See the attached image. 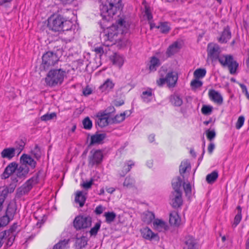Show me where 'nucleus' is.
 <instances>
[{
	"label": "nucleus",
	"instance_id": "1",
	"mask_svg": "<svg viewBox=\"0 0 249 249\" xmlns=\"http://www.w3.org/2000/svg\"><path fill=\"white\" fill-rule=\"evenodd\" d=\"M208 55L212 61L218 60L223 68H228L231 74L236 73L238 63L231 54H222L220 48L216 44L209 43L207 47Z\"/></svg>",
	"mask_w": 249,
	"mask_h": 249
},
{
	"label": "nucleus",
	"instance_id": "2",
	"mask_svg": "<svg viewBox=\"0 0 249 249\" xmlns=\"http://www.w3.org/2000/svg\"><path fill=\"white\" fill-rule=\"evenodd\" d=\"M128 27L129 25L124 19L120 18L115 23L107 28L105 32V40L111 42L116 41L118 35L126 32Z\"/></svg>",
	"mask_w": 249,
	"mask_h": 249
},
{
	"label": "nucleus",
	"instance_id": "3",
	"mask_svg": "<svg viewBox=\"0 0 249 249\" xmlns=\"http://www.w3.org/2000/svg\"><path fill=\"white\" fill-rule=\"evenodd\" d=\"M123 8L122 0H107L105 4L100 5V15L103 20L109 21L118 11Z\"/></svg>",
	"mask_w": 249,
	"mask_h": 249
},
{
	"label": "nucleus",
	"instance_id": "4",
	"mask_svg": "<svg viewBox=\"0 0 249 249\" xmlns=\"http://www.w3.org/2000/svg\"><path fill=\"white\" fill-rule=\"evenodd\" d=\"M66 71L61 69H51L45 78L46 85L50 87L60 85L64 81Z\"/></svg>",
	"mask_w": 249,
	"mask_h": 249
},
{
	"label": "nucleus",
	"instance_id": "5",
	"mask_svg": "<svg viewBox=\"0 0 249 249\" xmlns=\"http://www.w3.org/2000/svg\"><path fill=\"white\" fill-rule=\"evenodd\" d=\"M65 18L58 14H53L48 19L47 27L54 32H60L62 30Z\"/></svg>",
	"mask_w": 249,
	"mask_h": 249
},
{
	"label": "nucleus",
	"instance_id": "6",
	"mask_svg": "<svg viewBox=\"0 0 249 249\" xmlns=\"http://www.w3.org/2000/svg\"><path fill=\"white\" fill-rule=\"evenodd\" d=\"M92 218L89 215H79L73 221V226L76 231L86 229L91 226Z\"/></svg>",
	"mask_w": 249,
	"mask_h": 249
},
{
	"label": "nucleus",
	"instance_id": "7",
	"mask_svg": "<svg viewBox=\"0 0 249 249\" xmlns=\"http://www.w3.org/2000/svg\"><path fill=\"white\" fill-rule=\"evenodd\" d=\"M59 58L54 54L53 52H47L42 57L40 68L46 71L53 66L59 60Z\"/></svg>",
	"mask_w": 249,
	"mask_h": 249
},
{
	"label": "nucleus",
	"instance_id": "8",
	"mask_svg": "<svg viewBox=\"0 0 249 249\" xmlns=\"http://www.w3.org/2000/svg\"><path fill=\"white\" fill-rule=\"evenodd\" d=\"M103 150L92 149L90 152V155L88 158L89 165L93 167L94 165L100 164L103 159Z\"/></svg>",
	"mask_w": 249,
	"mask_h": 249
},
{
	"label": "nucleus",
	"instance_id": "9",
	"mask_svg": "<svg viewBox=\"0 0 249 249\" xmlns=\"http://www.w3.org/2000/svg\"><path fill=\"white\" fill-rule=\"evenodd\" d=\"M97 119L96 120L95 125L96 128H103L107 126L109 123H111V119L107 116L105 112H98L96 115Z\"/></svg>",
	"mask_w": 249,
	"mask_h": 249
},
{
	"label": "nucleus",
	"instance_id": "10",
	"mask_svg": "<svg viewBox=\"0 0 249 249\" xmlns=\"http://www.w3.org/2000/svg\"><path fill=\"white\" fill-rule=\"evenodd\" d=\"M171 205L174 208L180 207L183 203L181 191L172 192L170 196Z\"/></svg>",
	"mask_w": 249,
	"mask_h": 249
},
{
	"label": "nucleus",
	"instance_id": "11",
	"mask_svg": "<svg viewBox=\"0 0 249 249\" xmlns=\"http://www.w3.org/2000/svg\"><path fill=\"white\" fill-rule=\"evenodd\" d=\"M140 231L142 236L146 240L157 241L160 240V237L158 233H155L147 227L141 229Z\"/></svg>",
	"mask_w": 249,
	"mask_h": 249
},
{
	"label": "nucleus",
	"instance_id": "12",
	"mask_svg": "<svg viewBox=\"0 0 249 249\" xmlns=\"http://www.w3.org/2000/svg\"><path fill=\"white\" fill-rule=\"evenodd\" d=\"M49 45L50 47L53 49L51 52H53L54 54L56 55L59 58L63 55L64 51L63 49V45L61 42L58 40L50 42Z\"/></svg>",
	"mask_w": 249,
	"mask_h": 249
},
{
	"label": "nucleus",
	"instance_id": "13",
	"mask_svg": "<svg viewBox=\"0 0 249 249\" xmlns=\"http://www.w3.org/2000/svg\"><path fill=\"white\" fill-rule=\"evenodd\" d=\"M107 135L106 133L99 134L98 131L96 132L94 135H92L90 137V141L88 146V148L96 144L102 143L103 140L106 138Z\"/></svg>",
	"mask_w": 249,
	"mask_h": 249
},
{
	"label": "nucleus",
	"instance_id": "14",
	"mask_svg": "<svg viewBox=\"0 0 249 249\" xmlns=\"http://www.w3.org/2000/svg\"><path fill=\"white\" fill-rule=\"evenodd\" d=\"M20 163L25 166H30L32 169L36 167V162L29 155L23 154L20 158Z\"/></svg>",
	"mask_w": 249,
	"mask_h": 249
},
{
	"label": "nucleus",
	"instance_id": "15",
	"mask_svg": "<svg viewBox=\"0 0 249 249\" xmlns=\"http://www.w3.org/2000/svg\"><path fill=\"white\" fill-rule=\"evenodd\" d=\"M18 168V163L16 162L10 163L4 169V171L1 175L2 179H6L8 178L13 173L17 171Z\"/></svg>",
	"mask_w": 249,
	"mask_h": 249
},
{
	"label": "nucleus",
	"instance_id": "16",
	"mask_svg": "<svg viewBox=\"0 0 249 249\" xmlns=\"http://www.w3.org/2000/svg\"><path fill=\"white\" fill-rule=\"evenodd\" d=\"M208 95L210 99L217 104L221 105L223 103V97L218 91L213 89H210L209 90Z\"/></svg>",
	"mask_w": 249,
	"mask_h": 249
},
{
	"label": "nucleus",
	"instance_id": "17",
	"mask_svg": "<svg viewBox=\"0 0 249 249\" xmlns=\"http://www.w3.org/2000/svg\"><path fill=\"white\" fill-rule=\"evenodd\" d=\"M167 84L169 88L175 87L178 79V73L175 71H170L167 73Z\"/></svg>",
	"mask_w": 249,
	"mask_h": 249
},
{
	"label": "nucleus",
	"instance_id": "18",
	"mask_svg": "<svg viewBox=\"0 0 249 249\" xmlns=\"http://www.w3.org/2000/svg\"><path fill=\"white\" fill-rule=\"evenodd\" d=\"M29 172V168L28 166H25L22 164L18 166V168L16 171V175L18 178L21 179H24L27 177V174Z\"/></svg>",
	"mask_w": 249,
	"mask_h": 249
},
{
	"label": "nucleus",
	"instance_id": "19",
	"mask_svg": "<svg viewBox=\"0 0 249 249\" xmlns=\"http://www.w3.org/2000/svg\"><path fill=\"white\" fill-rule=\"evenodd\" d=\"M186 249H198V244L194 238L191 236H186L184 242Z\"/></svg>",
	"mask_w": 249,
	"mask_h": 249
},
{
	"label": "nucleus",
	"instance_id": "20",
	"mask_svg": "<svg viewBox=\"0 0 249 249\" xmlns=\"http://www.w3.org/2000/svg\"><path fill=\"white\" fill-rule=\"evenodd\" d=\"M180 49V46L177 41L174 42L172 44L170 45L167 49L166 52V55L168 57H170L175 53H178Z\"/></svg>",
	"mask_w": 249,
	"mask_h": 249
},
{
	"label": "nucleus",
	"instance_id": "21",
	"mask_svg": "<svg viewBox=\"0 0 249 249\" xmlns=\"http://www.w3.org/2000/svg\"><path fill=\"white\" fill-rule=\"evenodd\" d=\"M63 23L61 32L70 31H72L73 33H74L75 32V30H77V26L76 24H73L71 21L66 20L65 18Z\"/></svg>",
	"mask_w": 249,
	"mask_h": 249
},
{
	"label": "nucleus",
	"instance_id": "22",
	"mask_svg": "<svg viewBox=\"0 0 249 249\" xmlns=\"http://www.w3.org/2000/svg\"><path fill=\"white\" fill-rule=\"evenodd\" d=\"M110 59L113 65H115L119 68H121L124 64L123 56L117 53H114L113 55L110 56Z\"/></svg>",
	"mask_w": 249,
	"mask_h": 249
},
{
	"label": "nucleus",
	"instance_id": "23",
	"mask_svg": "<svg viewBox=\"0 0 249 249\" xmlns=\"http://www.w3.org/2000/svg\"><path fill=\"white\" fill-rule=\"evenodd\" d=\"M17 210V205L16 203L10 202L7 207L5 212V215H7L9 218L13 219Z\"/></svg>",
	"mask_w": 249,
	"mask_h": 249
},
{
	"label": "nucleus",
	"instance_id": "24",
	"mask_svg": "<svg viewBox=\"0 0 249 249\" xmlns=\"http://www.w3.org/2000/svg\"><path fill=\"white\" fill-rule=\"evenodd\" d=\"M16 148H6L1 152V156L2 158H6L11 160L15 156Z\"/></svg>",
	"mask_w": 249,
	"mask_h": 249
},
{
	"label": "nucleus",
	"instance_id": "25",
	"mask_svg": "<svg viewBox=\"0 0 249 249\" xmlns=\"http://www.w3.org/2000/svg\"><path fill=\"white\" fill-rule=\"evenodd\" d=\"M87 238L82 235L81 237H76L75 242V246L77 249H82L85 248L87 245Z\"/></svg>",
	"mask_w": 249,
	"mask_h": 249
},
{
	"label": "nucleus",
	"instance_id": "26",
	"mask_svg": "<svg viewBox=\"0 0 249 249\" xmlns=\"http://www.w3.org/2000/svg\"><path fill=\"white\" fill-rule=\"evenodd\" d=\"M231 32L229 26H226L222 33L221 37L219 39V41L222 43H226L231 37Z\"/></svg>",
	"mask_w": 249,
	"mask_h": 249
},
{
	"label": "nucleus",
	"instance_id": "27",
	"mask_svg": "<svg viewBox=\"0 0 249 249\" xmlns=\"http://www.w3.org/2000/svg\"><path fill=\"white\" fill-rule=\"evenodd\" d=\"M18 177L17 175H12L11 177V183L9 184V187H5L3 190H7L8 191V194L13 193L18 181Z\"/></svg>",
	"mask_w": 249,
	"mask_h": 249
},
{
	"label": "nucleus",
	"instance_id": "28",
	"mask_svg": "<svg viewBox=\"0 0 249 249\" xmlns=\"http://www.w3.org/2000/svg\"><path fill=\"white\" fill-rule=\"evenodd\" d=\"M160 65V60L155 56H152L150 61L149 69L150 71H155Z\"/></svg>",
	"mask_w": 249,
	"mask_h": 249
},
{
	"label": "nucleus",
	"instance_id": "29",
	"mask_svg": "<svg viewBox=\"0 0 249 249\" xmlns=\"http://www.w3.org/2000/svg\"><path fill=\"white\" fill-rule=\"evenodd\" d=\"M114 87V84L110 79H107L103 84L99 87V89L102 92L112 89Z\"/></svg>",
	"mask_w": 249,
	"mask_h": 249
},
{
	"label": "nucleus",
	"instance_id": "30",
	"mask_svg": "<svg viewBox=\"0 0 249 249\" xmlns=\"http://www.w3.org/2000/svg\"><path fill=\"white\" fill-rule=\"evenodd\" d=\"M182 179L180 177H177L174 178L172 180V186L174 190L172 192H176L177 191H181L180 187L182 184Z\"/></svg>",
	"mask_w": 249,
	"mask_h": 249
},
{
	"label": "nucleus",
	"instance_id": "31",
	"mask_svg": "<svg viewBox=\"0 0 249 249\" xmlns=\"http://www.w3.org/2000/svg\"><path fill=\"white\" fill-rule=\"evenodd\" d=\"M180 221V218L176 212H174L170 213L169 216V223L171 225H178Z\"/></svg>",
	"mask_w": 249,
	"mask_h": 249
},
{
	"label": "nucleus",
	"instance_id": "32",
	"mask_svg": "<svg viewBox=\"0 0 249 249\" xmlns=\"http://www.w3.org/2000/svg\"><path fill=\"white\" fill-rule=\"evenodd\" d=\"M86 198L83 195L82 191H79L77 193L75 197V201L76 203L79 204L80 207H82L85 204Z\"/></svg>",
	"mask_w": 249,
	"mask_h": 249
},
{
	"label": "nucleus",
	"instance_id": "33",
	"mask_svg": "<svg viewBox=\"0 0 249 249\" xmlns=\"http://www.w3.org/2000/svg\"><path fill=\"white\" fill-rule=\"evenodd\" d=\"M191 164L187 160L183 161L181 162L179 166V173L181 176L183 177V175L187 170L191 169Z\"/></svg>",
	"mask_w": 249,
	"mask_h": 249
},
{
	"label": "nucleus",
	"instance_id": "34",
	"mask_svg": "<svg viewBox=\"0 0 249 249\" xmlns=\"http://www.w3.org/2000/svg\"><path fill=\"white\" fill-rule=\"evenodd\" d=\"M153 225L155 228L160 229V230H162V229L167 230L168 229V226L166 223L163 220L159 219L155 220L153 222Z\"/></svg>",
	"mask_w": 249,
	"mask_h": 249
},
{
	"label": "nucleus",
	"instance_id": "35",
	"mask_svg": "<svg viewBox=\"0 0 249 249\" xmlns=\"http://www.w3.org/2000/svg\"><path fill=\"white\" fill-rule=\"evenodd\" d=\"M218 177V173L216 170H214L211 173L207 175L206 180L209 184L213 183Z\"/></svg>",
	"mask_w": 249,
	"mask_h": 249
},
{
	"label": "nucleus",
	"instance_id": "36",
	"mask_svg": "<svg viewBox=\"0 0 249 249\" xmlns=\"http://www.w3.org/2000/svg\"><path fill=\"white\" fill-rule=\"evenodd\" d=\"M236 209L237 210V213L235 216L234 218V222L232 225L234 227H236L239 224L242 219L241 207L240 206H238L236 208Z\"/></svg>",
	"mask_w": 249,
	"mask_h": 249
},
{
	"label": "nucleus",
	"instance_id": "37",
	"mask_svg": "<svg viewBox=\"0 0 249 249\" xmlns=\"http://www.w3.org/2000/svg\"><path fill=\"white\" fill-rule=\"evenodd\" d=\"M170 101L175 106L179 107L182 104V100L181 98L177 95H172L170 97Z\"/></svg>",
	"mask_w": 249,
	"mask_h": 249
},
{
	"label": "nucleus",
	"instance_id": "38",
	"mask_svg": "<svg viewBox=\"0 0 249 249\" xmlns=\"http://www.w3.org/2000/svg\"><path fill=\"white\" fill-rule=\"evenodd\" d=\"M104 216L106 217V222L110 224L115 220L116 214L113 212H107L104 213Z\"/></svg>",
	"mask_w": 249,
	"mask_h": 249
},
{
	"label": "nucleus",
	"instance_id": "39",
	"mask_svg": "<svg viewBox=\"0 0 249 249\" xmlns=\"http://www.w3.org/2000/svg\"><path fill=\"white\" fill-rule=\"evenodd\" d=\"M69 241V239H66L61 240L53 246V249H65Z\"/></svg>",
	"mask_w": 249,
	"mask_h": 249
},
{
	"label": "nucleus",
	"instance_id": "40",
	"mask_svg": "<svg viewBox=\"0 0 249 249\" xmlns=\"http://www.w3.org/2000/svg\"><path fill=\"white\" fill-rule=\"evenodd\" d=\"M125 112L116 115L114 117L111 118V124H118L123 122L125 119Z\"/></svg>",
	"mask_w": 249,
	"mask_h": 249
},
{
	"label": "nucleus",
	"instance_id": "41",
	"mask_svg": "<svg viewBox=\"0 0 249 249\" xmlns=\"http://www.w3.org/2000/svg\"><path fill=\"white\" fill-rule=\"evenodd\" d=\"M206 74V70L205 69L199 68L196 69L194 72L195 78L199 79L204 77Z\"/></svg>",
	"mask_w": 249,
	"mask_h": 249
},
{
	"label": "nucleus",
	"instance_id": "42",
	"mask_svg": "<svg viewBox=\"0 0 249 249\" xmlns=\"http://www.w3.org/2000/svg\"><path fill=\"white\" fill-rule=\"evenodd\" d=\"M11 218H9L7 215H3L0 218V231L2 230V228L6 226L9 222L12 220Z\"/></svg>",
	"mask_w": 249,
	"mask_h": 249
},
{
	"label": "nucleus",
	"instance_id": "43",
	"mask_svg": "<svg viewBox=\"0 0 249 249\" xmlns=\"http://www.w3.org/2000/svg\"><path fill=\"white\" fill-rule=\"evenodd\" d=\"M156 28L160 29V31L162 34H167L170 30V27L168 25L167 22H161L160 25L156 26Z\"/></svg>",
	"mask_w": 249,
	"mask_h": 249
},
{
	"label": "nucleus",
	"instance_id": "44",
	"mask_svg": "<svg viewBox=\"0 0 249 249\" xmlns=\"http://www.w3.org/2000/svg\"><path fill=\"white\" fill-rule=\"evenodd\" d=\"M83 128L86 130H90L92 127V122L89 117H87L84 119L82 121Z\"/></svg>",
	"mask_w": 249,
	"mask_h": 249
},
{
	"label": "nucleus",
	"instance_id": "45",
	"mask_svg": "<svg viewBox=\"0 0 249 249\" xmlns=\"http://www.w3.org/2000/svg\"><path fill=\"white\" fill-rule=\"evenodd\" d=\"M43 170H39L36 174V175L29 179H28L27 181L30 184H37L39 181V176L40 174L43 173Z\"/></svg>",
	"mask_w": 249,
	"mask_h": 249
},
{
	"label": "nucleus",
	"instance_id": "46",
	"mask_svg": "<svg viewBox=\"0 0 249 249\" xmlns=\"http://www.w3.org/2000/svg\"><path fill=\"white\" fill-rule=\"evenodd\" d=\"M135 182V180L133 178L130 177H127L125 178L123 185L127 188H131L134 186Z\"/></svg>",
	"mask_w": 249,
	"mask_h": 249
},
{
	"label": "nucleus",
	"instance_id": "47",
	"mask_svg": "<svg viewBox=\"0 0 249 249\" xmlns=\"http://www.w3.org/2000/svg\"><path fill=\"white\" fill-rule=\"evenodd\" d=\"M8 191L6 190H2L0 194V212L2 210L3 203L7 196Z\"/></svg>",
	"mask_w": 249,
	"mask_h": 249
},
{
	"label": "nucleus",
	"instance_id": "48",
	"mask_svg": "<svg viewBox=\"0 0 249 249\" xmlns=\"http://www.w3.org/2000/svg\"><path fill=\"white\" fill-rule=\"evenodd\" d=\"M202 85V82L196 78L193 80L190 84L191 87L193 90H195L196 89L201 87Z\"/></svg>",
	"mask_w": 249,
	"mask_h": 249
},
{
	"label": "nucleus",
	"instance_id": "49",
	"mask_svg": "<svg viewBox=\"0 0 249 249\" xmlns=\"http://www.w3.org/2000/svg\"><path fill=\"white\" fill-rule=\"evenodd\" d=\"M101 227V222L96 223L94 226L89 231L90 236H96Z\"/></svg>",
	"mask_w": 249,
	"mask_h": 249
},
{
	"label": "nucleus",
	"instance_id": "50",
	"mask_svg": "<svg viewBox=\"0 0 249 249\" xmlns=\"http://www.w3.org/2000/svg\"><path fill=\"white\" fill-rule=\"evenodd\" d=\"M213 107L209 105H203L201 108V112L205 115H210L213 111Z\"/></svg>",
	"mask_w": 249,
	"mask_h": 249
},
{
	"label": "nucleus",
	"instance_id": "51",
	"mask_svg": "<svg viewBox=\"0 0 249 249\" xmlns=\"http://www.w3.org/2000/svg\"><path fill=\"white\" fill-rule=\"evenodd\" d=\"M56 117V114L55 112H52L50 114L47 113L40 118L41 121H47L53 119Z\"/></svg>",
	"mask_w": 249,
	"mask_h": 249
},
{
	"label": "nucleus",
	"instance_id": "52",
	"mask_svg": "<svg viewBox=\"0 0 249 249\" xmlns=\"http://www.w3.org/2000/svg\"><path fill=\"white\" fill-rule=\"evenodd\" d=\"M134 165V163H128L127 166H124V169L122 171V173H120V176L121 177H124L126 174H127L128 172H129L132 168V166Z\"/></svg>",
	"mask_w": 249,
	"mask_h": 249
},
{
	"label": "nucleus",
	"instance_id": "53",
	"mask_svg": "<svg viewBox=\"0 0 249 249\" xmlns=\"http://www.w3.org/2000/svg\"><path fill=\"white\" fill-rule=\"evenodd\" d=\"M206 134L207 139L210 141H212L213 140L216 136V133L214 129L212 130L210 129L207 130L206 131Z\"/></svg>",
	"mask_w": 249,
	"mask_h": 249
},
{
	"label": "nucleus",
	"instance_id": "54",
	"mask_svg": "<svg viewBox=\"0 0 249 249\" xmlns=\"http://www.w3.org/2000/svg\"><path fill=\"white\" fill-rule=\"evenodd\" d=\"M144 14L146 16L147 18L149 21H151L153 18V16L150 11V7L147 4L144 5Z\"/></svg>",
	"mask_w": 249,
	"mask_h": 249
},
{
	"label": "nucleus",
	"instance_id": "55",
	"mask_svg": "<svg viewBox=\"0 0 249 249\" xmlns=\"http://www.w3.org/2000/svg\"><path fill=\"white\" fill-rule=\"evenodd\" d=\"M32 153L34 155V157L37 160H38L40 158V150L37 145H36L34 149L32 150Z\"/></svg>",
	"mask_w": 249,
	"mask_h": 249
},
{
	"label": "nucleus",
	"instance_id": "56",
	"mask_svg": "<svg viewBox=\"0 0 249 249\" xmlns=\"http://www.w3.org/2000/svg\"><path fill=\"white\" fill-rule=\"evenodd\" d=\"M20 187L23 189L24 193L26 194H27L30 191V190L33 188V185L32 184H30L29 183H28V182L26 181Z\"/></svg>",
	"mask_w": 249,
	"mask_h": 249
},
{
	"label": "nucleus",
	"instance_id": "57",
	"mask_svg": "<svg viewBox=\"0 0 249 249\" xmlns=\"http://www.w3.org/2000/svg\"><path fill=\"white\" fill-rule=\"evenodd\" d=\"M244 122L245 117L243 116H239L235 125L236 129H239L243 125Z\"/></svg>",
	"mask_w": 249,
	"mask_h": 249
},
{
	"label": "nucleus",
	"instance_id": "58",
	"mask_svg": "<svg viewBox=\"0 0 249 249\" xmlns=\"http://www.w3.org/2000/svg\"><path fill=\"white\" fill-rule=\"evenodd\" d=\"M18 224L17 223H14L9 228L8 230H5L6 231V236H9L10 234L13 233V232L16 231L17 229L18 228Z\"/></svg>",
	"mask_w": 249,
	"mask_h": 249
},
{
	"label": "nucleus",
	"instance_id": "59",
	"mask_svg": "<svg viewBox=\"0 0 249 249\" xmlns=\"http://www.w3.org/2000/svg\"><path fill=\"white\" fill-rule=\"evenodd\" d=\"M93 180L91 179L89 181L84 182L83 183L81 184V185L84 189H89L91 187V185L93 184Z\"/></svg>",
	"mask_w": 249,
	"mask_h": 249
},
{
	"label": "nucleus",
	"instance_id": "60",
	"mask_svg": "<svg viewBox=\"0 0 249 249\" xmlns=\"http://www.w3.org/2000/svg\"><path fill=\"white\" fill-rule=\"evenodd\" d=\"M152 96V89H149L146 91H144L142 93V97L143 99H145L146 97H151Z\"/></svg>",
	"mask_w": 249,
	"mask_h": 249
},
{
	"label": "nucleus",
	"instance_id": "61",
	"mask_svg": "<svg viewBox=\"0 0 249 249\" xmlns=\"http://www.w3.org/2000/svg\"><path fill=\"white\" fill-rule=\"evenodd\" d=\"M25 195H26V194L24 193V191L23 190L21 187H19L17 189L16 195V198H19L22 196Z\"/></svg>",
	"mask_w": 249,
	"mask_h": 249
},
{
	"label": "nucleus",
	"instance_id": "62",
	"mask_svg": "<svg viewBox=\"0 0 249 249\" xmlns=\"http://www.w3.org/2000/svg\"><path fill=\"white\" fill-rule=\"evenodd\" d=\"M92 90L89 87V85L87 86L86 87V88L83 89V94L86 96H87L89 95H90V94L92 93Z\"/></svg>",
	"mask_w": 249,
	"mask_h": 249
},
{
	"label": "nucleus",
	"instance_id": "63",
	"mask_svg": "<svg viewBox=\"0 0 249 249\" xmlns=\"http://www.w3.org/2000/svg\"><path fill=\"white\" fill-rule=\"evenodd\" d=\"M115 111V108L112 106H110V107H108L107 108V109L106 110H105L104 112H105L106 114H107V116L109 117L111 113L114 112Z\"/></svg>",
	"mask_w": 249,
	"mask_h": 249
},
{
	"label": "nucleus",
	"instance_id": "64",
	"mask_svg": "<svg viewBox=\"0 0 249 249\" xmlns=\"http://www.w3.org/2000/svg\"><path fill=\"white\" fill-rule=\"evenodd\" d=\"M146 216L148 218L147 222H151L155 218L154 214L151 212H148L146 214Z\"/></svg>",
	"mask_w": 249,
	"mask_h": 249
}]
</instances>
